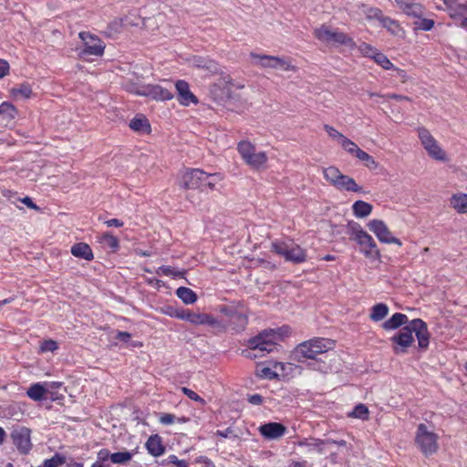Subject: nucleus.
Here are the masks:
<instances>
[{"mask_svg":"<svg viewBox=\"0 0 467 467\" xmlns=\"http://www.w3.org/2000/svg\"><path fill=\"white\" fill-rule=\"evenodd\" d=\"M138 452V449L112 452L111 463L117 465H127Z\"/></svg>","mask_w":467,"mask_h":467,"instance_id":"nucleus-29","label":"nucleus"},{"mask_svg":"<svg viewBox=\"0 0 467 467\" xmlns=\"http://www.w3.org/2000/svg\"><path fill=\"white\" fill-rule=\"evenodd\" d=\"M352 418L360 419L362 420H368L369 410L364 404H358L352 410Z\"/></svg>","mask_w":467,"mask_h":467,"instance_id":"nucleus-43","label":"nucleus"},{"mask_svg":"<svg viewBox=\"0 0 467 467\" xmlns=\"http://www.w3.org/2000/svg\"><path fill=\"white\" fill-rule=\"evenodd\" d=\"M450 16L457 21L462 27L467 29V2L458 5L455 10L450 12Z\"/></svg>","mask_w":467,"mask_h":467,"instance_id":"nucleus-30","label":"nucleus"},{"mask_svg":"<svg viewBox=\"0 0 467 467\" xmlns=\"http://www.w3.org/2000/svg\"><path fill=\"white\" fill-rule=\"evenodd\" d=\"M214 177L199 169H189L182 172L180 184L185 189H202L207 179Z\"/></svg>","mask_w":467,"mask_h":467,"instance_id":"nucleus-10","label":"nucleus"},{"mask_svg":"<svg viewBox=\"0 0 467 467\" xmlns=\"http://www.w3.org/2000/svg\"><path fill=\"white\" fill-rule=\"evenodd\" d=\"M155 273L159 275L172 276L175 278L182 277L183 275V273L182 271L167 265L158 267L155 270Z\"/></svg>","mask_w":467,"mask_h":467,"instance_id":"nucleus-40","label":"nucleus"},{"mask_svg":"<svg viewBox=\"0 0 467 467\" xmlns=\"http://www.w3.org/2000/svg\"><path fill=\"white\" fill-rule=\"evenodd\" d=\"M323 174L325 179L337 189L350 190V178L343 175L337 168L334 166L326 168L323 170Z\"/></svg>","mask_w":467,"mask_h":467,"instance_id":"nucleus-15","label":"nucleus"},{"mask_svg":"<svg viewBox=\"0 0 467 467\" xmlns=\"http://www.w3.org/2000/svg\"><path fill=\"white\" fill-rule=\"evenodd\" d=\"M215 434L222 438H228L231 434H233V430L232 428H227L224 431L218 430Z\"/></svg>","mask_w":467,"mask_h":467,"instance_id":"nucleus-63","label":"nucleus"},{"mask_svg":"<svg viewBox=\"0 0 467 467\" xmlns=\"http://www.w3.org/2000/svg\"><path fill=\"white\" fill-rule=\"evenodd\" d=\"M418 20L415 21V29L423 30V31H430L434 26V21L432 19L429 18H423L422 16L420 18H417Z\"/></svg>","mask_w":467,"mask_h":467,"instance_id":"nucleus-44","label":"nucleus"},{"mask_svg":"<svg viewBox=\"0 0 467 467\" xmlns=\"http://www.w3.org/2000/svg\"><path fill=\"white\" fill-rule=\"evenodd\" d=\"M391 70L395 71V76L399 78L401 82L405 83L408 81L409 76L405 70L399 68L397 67H395V68H392Z\"/></svg>","mask_w":467,"mask_h":467,"instance_id":"nucleus-56","label":"nucleus"},{"mask_svg":"<svg viewBox=\"0 0 467 467\" xmlns=\"http://www.w3.org/2000/svg\"><path fill=\"white\" fill-rule=\"evenodd\" d=\"M399 9L408 16L420 18L424 13V7L415 0H395Z\"/></svg>","mask_w":467,"mask_h":467,"instance_id":"nucleus-18","label":"nucleus"},{"mask_svg":"<svg viewBox=\"0 0 467 467\" xmlns=\"http://www.w3.org/2000/svg\"><path fill=\"white\" fill-rule=\"evenodd\" d=\"M12 95L23 99H29L32 95V88L28 84H21L17 88H12Z\"/></svg>","mask_w":467,"mask_h":467,"instance_id":"nucleus-42","label":"nucleus"},{"mask_svg":"<svg viewBox=\"0 0 467 467\" xmlns=\"http://www.w3.org/2000/svg\"><path fill=\"white\" fill-rule=\"evenodd\" d=\"M314 36L319 41L330 46H337L344 44L348 39L346 34L338 30H333L325 25H322L320 27L316 28L314 30Z\"/></svg>","mask_w":467,"mask_h":467,"instance_id":"nucleus-12","label":"nucleus"},{"mask_svg":"<svg viewBox=\"0 0 467 467\" xmlns=\"http://www.w3.org/2000/svg\"><path fill=\"white\" fill-rule=\"evenodd\" d=\"M176 417L171 413H162L159 419L160 422L163 425H171L174 423Z\"/></svg>","mask_w":467,"mask_h":467,"instance_id":"nucleus-53","label":"nucleus"},{"mask_svg":"<svg viewBox=\"0 0 467 467\" xmlns=\"http://www.w3.org/2000/svg\"><path fill=\"white\" fill-rule=\"evenodd\" d=\"M451 206L461 214L467 213V193L458 192L452 194L450 200Z\"/></svg>","mask_w":467,"mask_h":467,"instance_id":"nucleus-26","label":"nucleus"},{"mask_svg":"<svg viewBox=\"0 0 467 467\" xmlns=\"http://www.w3.org/2000/svg\"><path fill=\"white\" fill-rule=\"evenodd\" d=\"M356 240L359 245L360 252L370 260H379L380 257L379 250L372 238L368 233L360 231L356 235Z\"/></svg>","mask_w":467,"mask_h":467,"instance_id":"nucleus-13","label":"nucleus"},{"mask_svg":"<svg viewBox=\"0 0 467 467\" xmlns=\"http://www.w3.org/2000/svg\"><path fill=\"white\" fill-rule=\"evenodd\" d=\"M175 89L177 92V99L182 106L189 107L190 105H197L198 98L191 91L190 85L185 80L180 79L175 82Z\"/></svg>","mask_w":467,"mask_h":467,"instance_id":"nucleus-16","label":"nucleus"},{"mask_svg":"<svg viewBox=\"0 0 467 467\" xmlns=\"http://www.w3.org/2000/svg\"><path fill=\"white\" fill-rule=\"evenodd\" d=\"M203 64L200 65V67L206 68L211 73L218 72L219 67L218 64L213 60H203Z\"/></svg>","mask_w":467,"mask_h":467,"instance_id":"nucleus-52","label":"nucleus"},{"mask_svg":"<svg viewBox=\"0 0 467 467\" xmlns=\"http://www.w3.org/2000/svg\"><path fill=\"white\" fill-rule=\"evenodd\" d=\"M300 447H306L308 451L324 452L325 442L318 439H304L298 442Z\"/></svg>","mask_w":467,"mask_h":467,"instance_id":"nucleus-32","label":"nucleus"},{"mask_svg":"<svg viewBox=\"0 0 467 467\" xmlns=\"http://www.w3.org/2000/svg\"><path fill=\"white\" fill-rule=\"evenodd\" d=\"M379 22L382 25V26L385 27L392 35H394L396 36H403L404 30L400 26V25L399 24L398 21H396L389 16H382Z\"/></svg>","mask_w":467,"mask_h":467,"instance_id":"nucleus-28","label":"nucleus"},{"mask_svg":"<svg viewBox=\"0 0 467 467\" xmlns=\"http://www.w3.org/2000/svg\"><path fill=\"white\" fill-rule=\"evenodd\" d=\"M272 251L293 264H302L306 260V252L292 240L275 241Z\"/></svg>","mask_w":467,"mask_h":467,"instance_id":"nucleus-4","label":"nucleus"},{"mask_svg":"<svg viewBox=\"0 0 467 467\" xmlns=\"http://www.w3.org/2000/svg\"><path fill=\"white\" fill-rule=\"evenodd\" d=\"M9 64L6 60L0 58V78H5L9 73Z\"/></svg>","mask_w":467,"mask_h":467,"instance_id":"nucleus-54","label":"nucleus"},{"mask_svg":"<svg viewBox=\"0 0 467 467\" xmlns=\"http://www.w3.org/2000/svg\"><path fill=\"white\" fill-rule=\"evenodd\" d=\"M14 444L22 452L26 453L31 450L30 431L21 427L13 431L11 434Z\"/></svg>","mask_w":467,"mask_h":467,"instance_id":"nucleus-17","label":"nucleus"},{"mask_svg":"<svg viewBox=\"0 0 467 467\" xmlns=\"http://www.w3.org/2000/svg\"><path fill=\"white\" fill-rule=\"evenodd\" d=\"M438 438V435L426 424L420 423L418 425L415 443L424 455H431L437 451Z\"/></svg>","mask_w":467,"mask_h":467,"instance_id":"nucleus-5","label":"nucleus"},{"mask_svg":"<svg viewBox=\"0 0 467 467\" xmlns=\"http://www.w3.org/2000/svg\"><path fill=\"white\" fill-rule=\"evenodd\" d=\"M130 337H131V335L130 333L124 332V331H118L117 335H116L117 339L126 342V343L130 341Z\"/></svg>","mask_w":467,"mask_h":467,"instance_id":"nucleus-58","label":"nucleus"},{"mask_svg":"<svg viewBox=\"0 0 467 467\" xmlns=\"http://www.w3.org/2000/svg\"><path fill=\"white\" fill-rule=\"evenodd\" d=\"M105 223L109 227H121L123 225V222L119 219H109Z\"/></svg>","mask_w":467,"mask_h":467,"instance_id":"nucleus-61","label":"nucleus"},{"mask_svg":"<svg viewBox=\"0 0 467 467\" xmlns=\"http://www.w3.org/2000/svg\"><path fill=\"white\" fill-rule=\"evenodd\" d=\"M417 132L422 147L431 159L439 161H448L445 150L427 129L420 127Z\"/></svg>","mask_w":467,"mask_h":467,"instance_id":"nucleus-7","label":"nucleus"},{"mask_svg":"<svg viewBox=\"0 0 467 467\" xmlns=\"http://www.w3.org/2000/svg\"><path fill=\"white\" fill-rule=\"evenodd\" d=\"M182 391L183 392L184 395H186L192 400L197 401L201 405H205L206 404V401L201 396H199L196 392H194L193 390H192V389H188L186 387H182Z\"/></svg>","mask_w":467,"mask_h":467,"instance_id":"nucleus-49","label":"nucleus"},{"mask_svg":"<svg viewBox=\"0 0 467 467\" xmlns=\"http://www.w3.org/2000/svg\"><path fill=\"white\" fill-rule=\"evenodd\" d=\"M248 401L253 405H261L263 403V397L260 394L249 395Z\"/></svg>","mask_w":467,"mask_h":467,"instance_id":"nucleus-57","label":"nucleus"},{"mask_svg":"<svg viewBox=\"0 0 467 467\" xmlns=\"http://www.w3.org/2000/svg\"><path fill=\"white\" fill-rule=\"evenodd\" d=\"M197 462L203 463L205 467H215V464L206 456H200L196 459Z\"/></svg>","mask_w":467,"mask_h":467,"instance_id":"nucleus-59","label":"nucleus"},{"mask_svg":"<svg viewBox=\"0 0 467 467\" xmlns=\"http://www.w3.org/2000/svg\"><path fill=\"white\" fill-rule=\"evenodd\" d=\"M280 339V335L274 329H265L248 340L249 350L245 356L248 358L262 357L272 352Z\"/></svg>","mask_w":467,"mask_h":467,"instance_id":"nucleus-3","label":"nucleus"},{"mask_svg":"<svg viewBox=\"0 0 467 467\" xmlns=\"http://www.w3.org/2000/svg\"><path fill=\"white\" fill-rule=\"evenodd\" d=\"M356 13L358 15H364L368 20L377 19L379 21L383 16L380 9L367 5L358 6Z\"/></svg>","mask_w":467,"mask_h":467,"instance_id":"nucleus-31","label":"nucleus"},{"mask_svg":"<svg viewBox=\"0 0 467 467\" xmlns=\"http://www.w3.org/2000/svg\"><path fill=\"white\" fill-rule=\"evenodd\" d=\"M389 314V307L384 303H379L372 306L370 313V319L379 322L387 317Z\"/></svg>","mask_w":467,"mask_h":467,"instance_id":"nucleus-36","label":"nucleus"},{"mask_svg":"<svg viewBox=\"0 0 467 467\" xmlns=\"http://www.w3.org/2000/svg\"><path fill=\"white\" fill-rule=\"evenodd\" d=\"M176 296L186 305L195 303L198 298L194 291L185 286L177 288Z\"/></svg>","mask_w":467,"mask_h":467,"instance_id":"nucleus-34","label":"nucleus"},{"mask_svg":"<svg viewBox=\"0 0 467 467\" xmlns=\"http://www.w3.org/2000/svg\"><path fill=\"white\" fill-rule=\"evenodd\" d=\"M384 97L387 99H396L399 101L410 100V99L408 97L403 96V95L395 94V93H389V94L385 95Z\"/></svg>","mask_w":467,"mask_h":467,"instance_id":"nucleus-60","label":"nucleus"},{"mask_svg":"<svg viewBox=\"0 0 467 467\" xmlns=\"http://www.w3.org/2000/svg\"><path fill=\"white\" fill-rule=\"evenodd\" d=\"M47 382H36L32 384L26 390V395L34 401H42L48 392Z\"/></svg>","mask_w":467,"mask_h":467,"instance_id":"nucleus-21","label":"nucleus"},{"mask_svg":"<svg viewBox=\"0 0 467 467\" xmlns=\"http://www.w3.org/2000/svg\"><path fill=\"white\" fill-rule=\"evenodd\" d=\"M372 210L373 206L370 203L361 200H357L352 203V213L358 219L368 217Z\"/></svg>","mask_w":467,"mask_h":467,"instance_id":"nucleus-25","label":"nucleus"},{"mask_svg":"<svg viewBox=\"0 0 467 467\" xmlns=\"http://www.w3.org/2000/svg\"><path fill=\"white\" fill-rule=\"evenodd\" d=\"M145 96L154 100L165 101L173 99L174 95L169 88H163L160 85L147 84Z\"/></svg>","mask_w":467,"mask_h":467,"instance_id":"nucleus-20","label":"nucleus"},{"mask_svg":"<svg viewBox=\"0 0 467 467\" xmlns=\"http://www.w3.org/2000/svg\"><path fill=\"white\" fill-rule=\"evenodd\" d=\"M368 229L376 235L382 244L402 245L401 241L395 237L387 224L379 219H373L368 223Z\"/></svg>","mask_w":467,"mask_h":467,"instance_id":"nucleus-11","label":"nucleus"},{"mask_svg":"<svg viewBox=\"0 0 467 467\" xmlns=\"http://www.w3.org/2000/svg\"><path fill=\"white\" fill-rule=\"evenodd\" d=\"M335 341L325 337H313L296 346L294 355L298 362L309 360L307 366L310 369L321 373L331 371L330 359L324 354L334 349Z\"/></svg>","mask_w":467,"mask_h":467,"instance_id":"nucleus-1","label":"nucleus"},{"mask_svg":"<svg viewBox=\"0 0 467 467\" xmlns=\"http://www.w3.org/2000/svg\"><path fill=\"white\" fill-rule=\"evenodd\" d=\"M21 202L26 204L27 207L31 208V209H34V210H38V207L36 203H34V202L32 201V199L30 197H25L21 200Z\"/></svg>","mask_w":467,"mask_h":467,"instance_id":"nucleus-62","label":"nucleus"},{"mask_svg":"<svg viewBox=\"0 0 467 467\" xmlns=\"http://www.w3.org/2000/svg\"><path fill=\"white\" fill-rule=\"evenodd\" d=\"M250 56L255 59V65L263 68L281 69L284 71H295L296 69L289 58L260 55L254 52Z\"/></svg>","mask_w":467,"mask_h":467,"instance_id":"nucleus-8","label":"nucleus"},{"mask_svg":"<svg viewBox=\"0 0 467 467\" xmlns=\"http://www.w3.org/2000/svg\"><path fill=\"white\" fill-rule=\"evenodd\" d=\"M211 174L214 175V177L207 179L204 182V187L213 189L216 182L222 180V177L220 174H217V173H211Z\"/></svg>","mask_w":467,"mask_h":467,"instance_id":"nucleus-55","label":"nucleus"},{"mask_svg":"<svg viewBox=\"0 0 467 467\" xmlns=\"http://www.w3.org/2000/svg\"><path fill=\"white\" fill-rule=\"evenodd\" d=\"M352 154H354L367 168L370 170L377 169L378 163L374 158L366 151L359 149L358 146L354 142H352Z\"/></svg>","mask_w":467,"mask_h":467,"instance_id":"nucleus-24","label":"nucleus"},{"mask_svg":"<svg viewBox=\"0 0 467 467\" xmlns=\"http://www.w3.org/2000/svg\"><path fill=\"white\" fill-rule=\"evenodd\" d=\"M324 129L333 140L341 145L344 149L348 150V146L350 144L348 138L329 125H325Z\"/></svg>","mask_w":467,"mask_h":467,"instance_id":"nucleus-35","label":"nucleus"},{"mask_svg":"<svg viewBox=\"0 0 467 467\" xmlns=\"http://www.w3.org/2000/svg\"><path fill=\"white\" fill-rule=\"evenodd\" d=\"M130 128L134 131H139L141 133H148L150 130V125L149 120L143 117H135L130 122Z\"/></svg>","mask_w":467,"mask_h":467,"instance_id":"nucleus-33","label":"nucleus"},{"mask_svg":"<svg viewBox=\"0 0 467 467\" xmlns=\"http://www.w3.org/2000/svg\"><path fill=\"white\" fill-rule=\"evenodd\" d=\"M286 428L278 422H269L259 427L260 434L266 440H277L285 435Z\"/></svg>","mask_w":467,"mask_h":467,"instance_id":"nucleus-19","label":"nucleus"},{"mask_svg":"<svg viewBox=\"0 0 467 467\" xmlns=\"http://www.w3.org/2000/svg\"><path fill=\"white\" fill-rule=\"evenodd\" d=\"M123 87H124L125 90H127L128 92H130L131 94H134L137 96H141V97L145 96L144 93L146 90V85H144V84L131 82V81H126L123 84Z\"/></svg>","mask_w":467,"mask_h":467,"instance_id":"nucleus-37","label":"nucleus"},{"mask_svg":"<svg viewBox=\"0 0 467 467\" xmlns=\"http://www.w3.org/2000/svg\"><path fill=\"white\" fill-rule=\"evenodd\" d=\"M255 374L261 379H275L278 376L277 373L269 367H257Z\"/></svg>","mask_w":467,"mask_h":467,"instance_id":"nucleus-45","label":"nucleus"},{"mask_svg":"<svg viewBox=\"0 0 467 467\" xmlns=\"http://www.w3.org/2000/svg\"><path fill=\"white\" fill-rule=\"evenodd\" d=\"M372 59L385 70H391L392 68H395V66L388 57L379 50L376 52Z\"/></svg>","mask_w":467,"mask_h":467,"instance_id":"nucleus-38","label":"nucleus"},{"mask_svg":"<svg viewBox=\"0 0 467 467\" xmlns=\"http://www.w3.org/2000/svg\"><path fill=\"white\" fill-rule=\"evenodd\" d=\"M62 457L56 454L52 458L45 460L42 465L43 467H58L59 465L62 464Z\"/></svg>","mask_w":467,"mask_h":467,"instance_id":"nucleus-51","label":"nucleus"},{"mask_svg":"<svg viewBox=\"0 0 467 467\" xmlns=\"http://www.w3.org/2000/svg\"><path fill=\"white\" fill-rule=\"evenodd\" d=\"M78 36L83 42V48L80 51L81 57H100L103 55L105 50V45L103 41L97 36L92 35L88 32H80L78 34Z\"/></svg>","mask_w":467,"mask_h":467,"instance_id":"nucleus-9","label":"nucleus"},{"mask_svg":"<svg viewBox=\"0 0 467 467\" xmlns=\"http://www.w3.org/2000/svg\"><path fill=\"white\" fill-rule=\"evenodd\" d=\"M237 150L244 162L253 169L264 168L268 160L265 151H256L254 145L247 140L240 141Z\"/></svg>","mask_w":467,"mask_h":467,"instance_id":"nucleus-6","label":"nucleus"},{"mask_svg":"<svg viewBox=\"0 0 467 467\" xmlns=\"http://www.w3.org/2000/svg\"><path fill=\"white\" fill-rule=\"evenodd\" d=\"M57 343L52 339L45 340L40 345V350L42 352H53L57 349Z\"/></svg>","mask_w":467,"mask_h":467,"instance_id":"nucleus-50","label":"nucleus"},{"mask_svg":"<svg viewBox=\"0 0 467 467\" xmlns=\"http://www.w3.org/2000/svg\"><path fill=\"white\" fill-rule=\"evenodd\" d=\"M0 114L5 115L7 119H15L16 115V109L14 105L9 102H3L0 105Z\"/></svg>","mask_w":467,"mask_h":467,"instance_id":"nucleus-46","label":"nucleus"},{"mask_svg":"<svg viewBox=\"0 0 467 467\" xmlns=\"http://www.w3.org/2000/svg\"><path fill=\"white\" fill-rule=\"evenodd\" d=\"M99 242L108 247H109L112 251H117L119 247V239L111 234L110 233H105L99 237Z\"/></svg>","mask_w":467,"mask_h":467,"instance_id":"nucleus-39","label":"nucleus"},{"mask_svg":"<svg viewBox=\"0 0 467 467\" xmlns=\"http://www.w3.org/2000/svg\"><path fill=\"white\" fill-rule=\"evenodd\" d=\"M123 20L122 19H115L108 26V31L109 36H113L115 34L119 33L123 28Z\"/></svg>","mask_w":467,"mask_h":467,"instance_id":"nucleus-48","label":"nucleus"},{"mask_svg":"<svg viewBox=\"0 0 467 467\" xmlns=\"http://www.w3.org/2000/svg\"><path fill=\"white\" fill-rule=\"evenodd\" d=\"M175 318L188 321L192 325H208L215 327L218 325V320L211 315L204 313H195L189 309H180V314H174Z\"/></svg>","mask_w":467,"mask_h":467,"instance_id":"nucleus-14","label":"nucleus"},{"mask_svg":"<svg viewBox=\"0 0 467 467\" xmlns=\"http://www.w3.org/2000/svg\"><path fill=\"white\" fill-rule=\"evenodd\" d=\"M289 467H308V463L306 461L303 462H294L290 464Z\"/></svg>","mask_w":467,"mask_h":467,"instance_id":"nucleus-64","label":"nucleus"},{"mask_svg":"<svg viewBox=\"0 0 467 467\" xmlns=\"http://www.w3.org/2000/svg\"><path fill=\"white\" fill-rule=\"evenodd\" d=\"M409 319L405 314L395 313L390 318L386 320L383 324V327L386 330H394L402 325H408Z\"/></svg>","mask_w":467,"mask_h":467,"instance_id":"nucleus-27","label":"nucleus"},{"mask_svg":"<svg viewBox=\"0 0 467 467\" xmlns=\"http://www.w3.org/2000/svg\"><path fill=\"white\" fill-rule=\"evenodd\" d=\"M358 51L364 56L372 58L376 52L378 51L377 48L374 47L367 44V43H361L358 47Z\"/></svg>","mask_w":467,"mask_h":467,"instance_id":"nucleus-47","label":"nucleus"},{"mask_svg":"<svg viewBox=\"0 0 467 467\" xmlns=\"http://www.w3.org/2000/svg\"><path fill=\"white\" fill-rule=\"evenodd\" d=\"M112 461V452H110L108 449H101L97 452V459L93 462L99 465L110 466L108 464V462Z\"/></svg>","mask_w":467,"mask_h":467,"instance_id":"nucleus-41","label":"nucleus"},{"mask_svg":"<svg viewBox=\"0 0 467 467\" xmlns=\"http://www.w3.org/2000/svg\"><path fill=\"white\" fill-rule=\"evenodd\" d=\"M145 447L148 452L154 457H159L165 451L161 438L158 434L150 436L145 443Z\"/></svg>","mask_w":467,"mask_h":467,"instance_id":"nucleus-22","label":"nucleus"},{"mask_svg":"<svg viewBox=\"0 0 467 467\" xmlns=\"http://www.w3.org/2000/svg\"><path fill=\"white\" fill-rule=\"evenodd\" d=\"M70 252L75 257L85 259L87 261H91L94 258L92 249L86 243H78L73 244Z\"/></svg>","mask_w":467,"mask_h":467,"instance_id":"nucleus-23","label":"nucleus"},{"mask_svg":"<svg viewBox=\"0 0 467 467\" xmlns=\"http://www.w3.org/2000/svg\"><path fill=\"white\" fill-rule=\"evenodd\" d=\"M413 334L417 337L418 347L421 349H427L431 337L427 324L420 318H415L410 320L408 325L404 326L391 337V341L394 344L393 351L398 355L407 353L408 348L414 342Z\"/></svg>","mask_w":467,"mask_h":467,"instance_id":"nucleus-2","label":"nucleus"}]
</instances>
